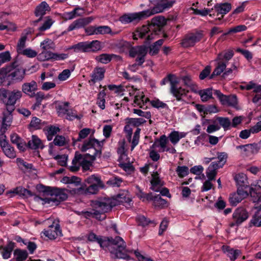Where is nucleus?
I'll return each instance as SVG.
<instances>
[{"instance_id": "obj_1", "label": "nucleus", "mask_w": 261, "mask_h": 261, "mask_svg": "<svg viewBox=\"0 0 261 261\" xmlns=\"http://www.w3.org/2000/svg\"><path fill=\"white\" fill-rule=\"evenodd\" d=\"M103 144V141H99L91 137L85 140L80 147V149L83 152L88 151L89 152L84 155L76 152L72 165L70 166V170L76 171L81 167L83 171L89 170L96 158L100 156Z\"/></svg>"}, {"instance_id": "obj_2", "label": "nucleus", "mask_w": 261, "mask_h": 261, "mask_svg": "<svg viewBox=\"0 0 261 261\" xmlns=\"http://www.w3.org/2000/svg\"><path fill=\"white\" fill-rule=\"evenodd\" d=\"M174 3V0H157L155 6L152 9L138 12L125 13L119 17V20L123 24L137 23L152 15L162 12L170 8Z\"/></svg>"}, {"instance_id": "obj_3", "label": "nucleus", "mask_w": 261, "mask_h": 261, "mask_svg": "<svg viewBox=\"0 0 261 261\" xmlns=\"http://www.w3.org/2000/svg\"><path fill=\"white\" fill-rule=\"evenodd\" d=\"M98 243L101 248L110 251L113 257L124 259L130 258L125 250V243L120 237H116L114 239L100 237Z\"/></svg>"}, {"instance_id": "obj_4", "label": "nucleus", "mask_w": 261, "mask_h": 261, "mask_svg": "<svg viewBox=\"0 0 261 261\" xmlns=\"http://www.w3.org/2000/svg\"><path fill=\"white\" fill-rule=\"evenodd\" d=\"M166 24V20L161 16L153 18L151 22L147 25H143L138 28L133 33V39L137 40L138 38H145L149 41L153 39L160 31L162 27Z\"/></svg>"}, {"instance_id": "obj_5", "label": "nucleus", "mask_w": 261, "mask_h": 261, "mask_svg": "<svg viewBox=\"0 0 261 261\" xmlns=\"http://www.w3.org/2000/svg\"><path fill=\"white\" fill-rule=\"evenodd\" d=\"M43 191L49 195V197L40 198L42 204H50L55 203L57 199L62 201L66 200L68 197L69 190L66 189L43 187Z\"/></svg>"}, {"instance_id": "obj_6", "label": "nucleus", "mask_w": 261, "mask_h": 261, "mask_svg": "<svg viewBox=\"0 0 261 261\" xmlns=\"http://www.w3.org/2000/svg\"><path fill=\"white\" fill-rule=\"evenodd\" d=\"M233 56V51L231 50L227 51L224 54H219L215 60L217 62V65L210 78L212 79L215 76L220 75L226 69L228 61L232 58Z\"/></svg>"}, {"instance_id": "obj_7", "label": "nucleus", "mask_w": 261, "mask_h": 261, "mask_svg": "<svg viewBox=\"0 0 261 261\" xmlns=\"http://www.w3.org/2000/svg\"><path fill=\"white\" fill-rule=\"evenodd\" d=\"M115 205L116 203L114 200L110 198H105L92 202V206L96 211L98 216L102 213L108 212Z\"/></svg>"}, {"instance_id": "obj_8", "label": "nucleus", "mask_w": 261, "mask_h": 261, "mask_svg": "<svg viewBox=\"0 0 261 261\" xmlns=\"http://www.w3.org/2000/svg\"><path fill=\"white\" fill-rule=\"evenodd\" d=\"M3 96L5 98L3 99V102L6 108L9 109L10 111H14L15 105L17 100L21 98L22 93L21 91L17 90L11 92H7L5 90L3 93Z\"/></svg>"}, {"instance_id": "obj_9", "label": "nucleus", "mask_w": 261, "mask_h": 261, "mask_svg": "<svg viewBox=\"0 0 261 261\" xmlns=\"http://www.w3.org/2000/svg\"><path fill=\"white\" fill-rule=\"evenodd\" d=\"M248 212L243 207H238L232 214L233 221L230 224V227L239 226L246 221L249 218Z\"/></svg>"}, {"instance_id": "obj_10", "label": "nucleus", "mask_w": 261, "mask_h": 261, "mask_svg": "<svg viewBox=\"0 0 261 261\" xmlns=\"http://www.w3.org/2000/svg\"><path fill=\"white\" fill-rule=\"evenodd\" d=\"M133 125L129 123L127 121V124L124 126V131L126 134V137L129 142L131 143V151H133L135 147L138 144L140 138V134L141 129L137 128L135 132L133 139H132V135L133 133Z\"/></svg>"}, {"instance_id": "obj_11", "label": "nucleus", "mask_w": 261, "mask_h": 261, "mask_svg": "<svg viewBox=\"0 0 261 261\" xmlns=\"http://www.w3.org/2000/svg\"><path fill=\"white\" fill-rule=\"evenodd\" d=\"M147 51L148 49L145 46H137L130 49L129 56L133 58L137 57L136 62H138L139 65H142L145 61V57Z\"/></svg>"}, {"instance_id": "obj_12", "label": "nucleus", "mask_w": 261, "mask_h": 261, "mask_svg": "<svg viewBox=\"0 0 261 261\" xmlns=\"http://www.w3.org/2000/svg\"><path fill=\"white\" fill-rule=\"evenodd\" d=\"M134 94L135 95L133 103L134 107H139L143 109L148 108L150 105L149 99L142 92L136 91Z\"/></svg>"}, {"instance_id": "obj_13", "label": "nucleus", "mask_w": 261, "mask_h": 261, "mask_svg": "<svg viewBox=\"0 0 261 261\" xmlns=\"http://www.w3.org/2000/svg\"><path fill=\"white\" fill-rule=\"evenodd\" d=\"M250 194L253 202L260 203L257 208L261 210V180L251 185Z\"/></svg>"}, {"instance_id": "obj_14", "label": "nucleus", "mask_w": 261, "mask_h": 261, "mask_svg": "<svg viewBox=\"0 0 261 261\" xmlns=\"http://www.w3.org/2000/svg\"><path fill=\"white\" fill-rule=\"evenodd\" d=\"M0 146L4 154L9 158L14 159L16 156V152L6 141V136L4 134L0 136Z\"/></svg>"}, {"instance_id": "obj_15", "label": "nucleus", "mask_w": 261, "mask_h": 261, "mask_svg": "<svg viewBox=\"0 0 261 261\" xmlns=\"http://www.w3.org/2000/svg\"><path fill=\"white\" fill-rule=\"evenodd\" d=\"M203 37L201 32L190 33L186 36L182 42V45L185 47L193 46L199 42Z\"/></svg>"}, {"instance_id": "obj_16", "label": "nucleus", "mask_w": 261, "mask_h": 261, "mask_svg": "<svg viewBox=\"0 0 261 261\" xmlns=\"http://www.w3.org/2000/svg\"><path fill=\"white\" fill-rule=\"evenodd\" d=\"M14 111H10L9 109L6 108L3 112L2 124L1 127V132L4 134L8 127H9L13 120L12 112Z\"/></svg>"}, {"instance_id": "obj_17", "label": "nucleus", "mask_w": 261, "mask_h": 261, "mask_svg": "<svg viewBox=\"0 0 261 261\" xmlns=\"http://www.w3.org/2000/svg\"><path fill=\"white\" fill-rule=\"evenodd\" d=\"M94 20L92 17H88L76 19L73 21L68 27L67 32L79 29L89 24Z\"/></svg>"}, {"instance_id": "obj_18", "label": "nucleus", "mask_w": 261, "mask_h": 261, "mask_svg": "<svg viewBox=\"0 0 261 261\" xmlns=\"http://www.w3.org/2000/svg\"><path fill=\"white\" fill-rule=\"evenodd\" d=\"M236 149L239 151L241 155L246 156H250L258 152L257 145L252 144L237 146Z\"/></svg>"}, {"instance_id": "obj_19", "label": "nucleus", "mask_w": 261, "mask_h": 261, "mask_svg": "<svg viewBox=\"0 0 261 261\" xmlns=\"http://www.w3.org/2000/svg\"><path fill=\"white\" fill-rule=\"evenodd\" d=\"M106 69L103 67H96L91 74V80L89 83L95 84L103 80L105 76Z\"/></svg>"}, {"instance_id": "obj_20", "label": "nucleus", "mask_w": 261, "mask_h": 261, "mask_svg": "<svg viewBox=\"0 0 261 261\" xmlns=\"http://www.w3.org/2000/svg\"><path fill=\"white\" fill-rule=\"evenodd\" d=\"M43 233L45 237L49 239H55L61 234V231L60 230L59 225L56 224L50 225L49 228L45 230Z\"/></svg>"}, {"instance_id": "obj_21", "label": "nucleus", "mask_w": 261, "mask_h": 261, "mask_svg": "<svg viewBox=\"0 0 261 261\" xmlns=\"http://www.w3.org/2000/svg\"><path fill=\"white\" fill-rule=\"evenodd\" d=\"M214 8L216 12H217V16L219 14L221 15V17L218 18V20H221L224 15L228 13L231 10V5L228 3H220L215 5Z\"/></svg>"}, {"instance_id": "obj_22", "label": "nucleus", "mask_w": 261, "mask_h": 261, "mask_svg": "<svg viewBox=\"0 0 261 261\" xmlns=\"http://www.w3.org/2000/svg\"><path fill=\"white\" fill-rule=\"evenodd\" d=\"M37 90V84L36 82L32 81L30 83H25L22 86L23 92L31 97L35 96V91Z\"/></svg>"}, {"instance_id": "obj_23", "label": "nucleus", "mask_w": 261, "mask_h": 261, "mask_svg": "<svg viewBox=\"0 0 261 261\" xmlns=\"http://www.w3.org/2000/svg\"><path fill=\"white\" fill-rule=\"evenodd\" d=\"M164 182L160 178L157 172H153L152 174V179L151 180V190L155 192H159L161 188L163 186Z\"/></svg>"}, {"instance_id": "obj_24", "label": "nucleus", "mask_w": 261, "mask_h": 261, "mask_svg": "<svg viewBox=\"0 0 261 261\" xmlns=\"http://www.w3.org/2000/svg\"><path fill=\"white\" fill-rule=\"evenodd\" d=\"M168 139L165 135H162L159 139L156 140L154 143L152 145V148H160V152H165V150L168 147Z\"/></svg>"}, {"instance_id": "obj_25", "label": "nucleus", "mask_w": 261, "mask_h": 261, "mask_svg": "<svg viewBox=\"0 0 261 261\" xmlns=\"http://www.w3.org/2000/svg\"><path fill=\"white\" fill-rule=\"evenodd\" d=\"M50 10V7L45 1L41 2L38 5L35 9V14L37 17H40V18L36 22L40 21L42 16L46 14V12Z\"/></svg>"}, {"instance_id": "obj_26", "label": "nucleus", "mask_w": 261, "mask_h": 261, "mask_svg": "<svg viewBox=\"0 0 261 261\" xmlns=\"http://www.w3.org/2000/svg\"><path fill=\"white\" fill-rule=\"evenodd\" d=\"M222 250L231 261L236 260L241 253L240 250L231 248L228 246H222Z\"/></svg>"}, {"instance_id": "obj_27", "label": "nucleus", "mask_w": 261, "mask_h": 261, "mask_svg": "<svg viewBox=\"0 0 261 261\" xmlns=\"http://www.w3.org/2000/svg\"><path fill=\"white\" fill-rule=\"evenodd\" d=\"M186 135L187 133L185 132L173 130L169 134L167 138L169 139L171 143L173 145H175L178 143L181 139L185 138Z\"/></svg>"}, {"instance_id": "obj_28", "label": "nucleus", "mask_w": 261, "mask_h": 261, "mask_svg": "<svg viewBox=\"0 0 261 261\" xmlns=\"http://www.w3.org/2000/svg\"><path fill=\"white\" fill-rule=\"evenodd\" d=\"M28 146L32 149L44 148L43 142L36 135L32 136L31 140L28 142Z\"/></svg>"}, {"instance_id": "obj_29", "label": "nucleus", "mask_w": 261, "mask_h": 261, "mask_svg": "<svg viewBox=\"0 0 261 261\" xmlns=\"http://www.w3.org/2000/svg\"><path fill=\"white\" fill-rule=\"evenodd\" d=\"M220 167L217 166L215 162H212L206 171V175L207 178L213 180H215L217 173V170Z\"/></svg>"}, {"instance_id": "obj_30", "label": "nucleus", "mask_w": 261, "mask_h": 261, "mask_svg": "<svg viewBox=\"0 0 261 261\" xmlns=\"http://www.w3.org/2000/svg\"><path fill=\"white\" fill-rule=\"evenodd\" d=\"M234 179L239 187L245 188L248 187V178L245 174L238 173L236 175Z\"/></svg>"}, {"instance_id": "obj_31", "label": "nucleus", "mask_w": 261, "mask_h": 261, "mask_svg": "<svg viewBox=\"0 0 261 261\" xmlns=\"http://www.w3.org/2000/svg\"><path fill=\"white\" fill-rule=\"evenodd\" d=\"M170 92L176 97L177 100L179 101L181 100L182 98L186 96L188 91L181 87H179L178 85L176 87L174 88V90H173V89L171 90Z\"/></svg>"}, {"instance_id": "obj_32", "label": "nucleus", "mask_w": 261, "mask_h": 261, "mask_svg": "<svg viewBox=\"0 0 261 261\" xmlns=\"http://www.w3.org/2000/svg\"><path fill=\"white\" fill-rule=\"evenodd\" d=\"M214 94L217 96L219 98L222 105H231L230 102V99L232 98L233 100L236 101V97L233 96L231 97L223 94L219 90H215L214 91Z\"/></svg>"}, {"instance_id": "obj_33", "label": "nucleus", "mask_w": 261, "mask_h": 261, "mask_svg": "<svg viewBox=\"0 0 261 261\" xmlns=\"http://www.w3.org/2000/svg\"><path fill=\"white\" fill-rule=\"evenodd\" d=\"M150 201H153V204L155 207L163 208L167 204V201L162 198L160 195L152 194Z\"/></svg>"}, {"instance_id": "obj_34", "label": "nucleus", "mask_w": 261, "mask_h": 261, "mask_svg": "<svg viewBox=\"0 0 261 261\" xmlns=\"http://www.w3.org/2000/svg\"><path fill=\"white\" fill-rule=\"evenodd\" d=\"M216 121L219 123L220 127H222L224 130H227L231 128V122L227 117H217Z\"/></svg>"}, {"instance_id": "obj_35", "label": "nucleus", "mask_w": 261, "mask_h": 261, "mask_svg": "<svg viewBox=\"0 0 261 261\" xmlns=\"http://www.w3.org/2000/svg\"><path fill=\"white\" fill-rule=\"evenodd\" d=\"M213 93L212 88L200 90L198 92V94L200 95L201 99L203 102H206L212 98Z\"/></svg>"}, {"instance_id": "obj_36", "label": "nucleus", "mask_w": 261, "mask_h": 261, "mask_svg": "<svg viewBox=\"0 0 261 261\" xmlns=\"http://www.w3.org/2000/svg\"><path fill=\"white\" fill-rule=\"evenodd\" d=\"M25 74V71L22 69H16L8 75L13 80L21 81Z\"/></svg>"}, {"instance_id": "obj_37", "label": "nucleus", "mask_w": 261, "mask_h": 261, "mask_svg": "<svg viewBox=\"0 0 261 261\" xmlns=\"http://www.w3.org/2000/svg\"><path fill=\"white\" fill-rule=\"evenodd\" d=\"M60 130L58 127L55 126H49L46 127L44 131L46 136L47 139L48 141H50L53 139V137Z\"/></svg>"}, {"instance_id": "obj_38", "label": "nucleus", "mask_w": 261, "mask_h": 261, "mask_svg": "<svg viewBox=\"0 0 261 261\" xmlns=\"http://www.w3.org/2000/svg\"><path fill=\"white\" fill-rule=\"evenodd\" d=\"M91 132L93 134L94 130L89 128H84L81 130L79 133L77 139L76 140L72 139L73 145H75L77 142L81 141L82 139H85Z\"/></svg>"}, {"instance_id": "obj_39", "label": "nucleus", "mask_w": 261, "mask_h": 261, "mask_svg": "<svg viewBox=\"0 0 261 261\" xmlns=\"http://www.w3.org/2000/svg\"><path fill=\"white\" fill-rule=\"evenodd\" d=\"M1 254L4 259H8L10 257L12 251L13 249V244L9 243L6 246L1 248Z\"/></svg>"}, {"instance_id": "obj_40", "label": "nucleus", "mask_w": 261, "mask_h": 261, "mask_svg": "<svg viewBox=\"0 0 261 261\" xmlns=\"http://www.w3.org/2000/svg\"><path fill=\"white\" fill-rule=\"evenodd\" d=\"M106 96V93L104 90L100 91L97 95L96 103L101 110L105 108Z\"/></svg>"}, {"instance_id": "obj_41", "label": "nucleus", "mask_w": 261, "mask_h": 261, "mask_svg": "<svg viewBox=\"0 0 261 261\" xmlns=\"http://www.w3.org/2000/svg\"><path fill=\"white\" fill-rule=\"evenodd\" d=\"M69 49H73L75 51L88 52V42H82L71 46Z\"/></svg>"}, {"instance_id": "obj_42", "label": "nucleus", "mask_w": 261, "mask_h": 261, "mask_svg": "<svg viewBox=\"0 0 261 261\" xmlns=\"http://www.w3.org/2000/svg\"><path fill=\"white\" fill-rule=\"evenodd\" d=\"M250 226H261V213L257 211L252 216L250 222Z\"/></svg>"}, {"instance_id": "obj_43", "label": "nucleus", "mask_w": 261, "mask_h": 261, "mask_svg": "<svg viewBox=\"0 0 261 261\" xmlns=\"http://www.w3.org/2000/svg\"><path fill=\"white\" fill-rule=\"evenodd\" d=\"M68 109L69 108L68 103L62 102L58 106L57 110L59 116H64L65 115L66 116Z\"/></svg>"}, {"instance_id": "obj_44", "label": "nucleus", "mask_w": 261, "mask_h": 261, "mask_svg": "<svg viewBox=\"0 0 261 261\" xmlns=\"http://www.w3.org/2000/svg\"><path fill=\"white\" fill-rule=\"evenodd\" d=\"M136 219L139 224L143 226H147L149 224H152L153 226H154L156 224V223L153 221H150L148 220L147 218L143 215L138 216Z\"/></svg>"}, {"instance_id": "obj_45", "label": "nucleus", "mask_w": 261, "mask_h": 261, "mask_svg": "<svg viewBox=\"0 0 261 261\" xmlns=\"http://www.w3.org/2000/svg\"><path fill=\"white\" fill-rule=\"evenodd\" d=\"M14 254L17 261H23L28 257V253L25 250L17 249Z\"/></svg>"}, {"instance_id": "obj_46", "label": "nucleus", "mask_w": 261, "mask_h": 261, "mask_svg": "<svg viewBox=\"0 0 261 261\" xmlns=\"http://www.w3.org/2000/svg\"><path fill=\"white\" fill-rule=\"evenodd\" d=\"M168 78L170 84V90L172 89L174 90V88L176 87L179 84V79L175 75L172 74H169Z\"/></svg>"}, {"instance_id": "obj_47", "label": "nucleus", "mask_w": 261, "mask_h": 261, "mask_svg": "<svg viewBox=\"0 0 261 261\" xmlns=\"http://www.w3.org/2000/svg\"><path fill=\"white\" fill-rule=\"evenodd\" d=\"M243 199L237 193H233L230 195L229 201L230 204L232 206H236Z\"/></svg>"}, {"instance_id": "obj_48", "label": "nucleus", "mask_w": 261, "mask_h": 261, "mask_svg": "<svg viewBox=\"0 0 261 261\" xmlns=\"http://www.w3.org/2000/svg\"><path fill=\"white\" fill-rule=\"evenodd\" d=\"M42 126L40 119L36 117L32 118L30 123V128L34 130L40 129Z\"/></svg>"}, {"instance_id": "obj_49", "label": "nucleus", "mask_w": 261, "mask_h": 261, "mask_svg": "<svg viewBox=\"0 0 261 261\" xmlns=\"http://www.w3.org/2000/svg\"><path fill=\"white\" fill-rule=\"evenodd\" d=\"M85 181L90 185L96 184L98 185H101V181L100 177L96 175H92L89 177H87L85 180Z\"/></svg>"}, {"instance_id": "obj_50", "label": "nucleus", "mask_w": 261, "mask_h": 261, "mask_svg": "<svg viewBox=\"0 0 261 261\" xmlns=\"http://www.w3.org/2000/svg\"><path fill=\"white\" fill-rule=\"evenodd\" d=\"M88 51H95L98 50L101 48L100 43L97 40L88 42Z\"/></svg>"}, {"instance_id": "obj_51", "label": "nucleus", "mask_w": 261, "mask_h": 261, "mask_svg": "<svg viewBox=\"0 0 261 261\" xmlns=\"http://www.w3.org/2000/svg\"><path fill=\"white\" fill-rule=\"evenodd\" d=\"M227 158V154L225 152H220L218 154V162H215L217 164V166L221 168L226 161Z\"/></svg>"}, {"instance_id": "obj_52", "label": "nucleus", "mask_w": 261, "mask_h": 261, "mask_svg": "<svg viewBox=\"0 0 261 261\" xmlns=\"http://www.w3.org/2000/svg\"><path fill=\"white\" fill-rule=\"evenodd\" d=\"M176 172L179 177H184L189 173V168L186 166H178Z\"/></svg>"}, {"instance_id": "obj_53", "label": "nucleus", "mask_w": 261, "mask_h": 261, "mask_svg": "<svg viewBox=\"0 0 261 261\" xmlns=\"http://www.w3.org/2000/svg\"><path fill=\"white\" fill-rule=\"evenodd\" d=\"M247 27L245 25H239L235 27L230 28L228 31L224 34V35H227L231 33H237L246 30Z\"/></svg>"}, {"instance_id": "obj_54", "label": "nucleus", "mask_w": 261, "mask_h": 261, "mask_svg": "<svg viewBox=\"0 0 261 261\" xmlns=\"http://www.w3.org/2000/svg\"><path fill=\"white\" fill-rule=\"evenodd\" d=\"M220 129V125H219V123L216 121V119L215 120H213L212 121V124H210L207 128H206V132L208 133H213L214 132H215L216 131L219 130Z\"/></svg>"}, {"instance_id": "obj_55", "label": "nucleus", "mask_w": 261, "mask_h": 261, "mask_svg": "<svg viewBox=\"0 0 261 261\" xmlns=\"http://www.w3.org/2000/svg\"><path fill=\"white\" fill-rule=\"evenodd\" d=\"M112 30L111 28L107 25L96 27V35H105L111 34Z\"/></svg>"}, {"instance_id": "obj_56", "label": "nucleus", "mask_w": 261, "mask_h": 261, "mask_svg": "<svg viewBox=\"0 0 261 261\" xmlns=\"http://www.w3.org/2000/svg\"><path fill=\"white\" fill-rule=\"evenodd\" d=\"M122 182V178L117 176L112 177L107 181L109 185L116 187H120Z\"/></svg>"}, {"instance_id": "obj_57", "label": "nucleus", "mask_w": 261, "mask_h": 261, "mask_svg": "<svg viewBox=\"0 0 261 261\" xmlns=\"http://www.w3.org/2000/svg\"><path fill=\"white\" fill-rule=\"evenodd\" d=\"M19 54L25 56L28 58H32L37 56V53L31 48H27L22 50Z\"/></svg>"}, {"instance_id": "obj_58", "label": "nucleus", "mask_w": 261, "mask_h": 261, "mask_svg": "<svg viewBox=\"0 0 261 261\" xmlns=\"http://www.w3.org/2000/svg\"><path fill=\"white\" fill-rule=\"evenodd\" d=\"M26 40V35L21 36L19 39L17 45V51L18 54H19L21 51H22V50L25 49L24 47L25 45Z\"/></svg>"}, {"instance_id": "obj_59", "label": "nucleus", "mask_w": 261, "mask_h": 261, "mask_svg": "<svg viewBox=\"0 0 261 261\" xmlns=\"http://www.w3.org/2000/svg\"><path fill=\"white\" fill-rule=\"evenodd\" d=\"M128 121L133 127L139 126L146 122V120L143 118H129Z\"/></svg>"}, {"instance_id": "obj_60", "label": "nucleus", "mask_w": 261, "mask_h": 261, "mask_svg": "<svg viewBox=\"0 0 261 261\" xmlns=\"http://www.w3.org/2000/svg\"><path fill=\"white\" fill-rule=\"evenodd\" d=\"M82 117V115H78L75 110L69 109L66 116V118L70 120L74 119H80Z\"/></svg>"}, {"instance_id": "obj_61", "label": "nucleus", "mask_w": 261, "mask_h": 261, "mask_svg": "<svg viewBox=\"0 0 261 261\" xmlns=\"http://www.w3.org/2000/svg\"><path fill=\"white\" fill-rule=\"evenodd\" d=\"M35 96L36 100V105L37 106H39L41 105L42 100L47 99L49 97L48 95H45L42 92H37L36 94H35Z\"/></svg>"}, {"instance_id": "obj_62", "label": "nucleus", "mask_w": 261, "mask_h": 261, "mask_svg": "<svg viewBox=\"0 0 261 261\" xmlns=\"http://www.w3.org/2000/svg\"><path fill=\"white\" fill-rule=\"evenodd\" d=\"M67 143V141L66 139L62 136L58 135L56 136L54 140V143L55 145L59 146H63L66 145Z\"/></svg>"}, {"instance_id": "obj_63", "label": "nucleus", "mask_w": 261, "mask_h": 261, "mask_svg": "<svg viewBox=\"0 0 261 261\" xmlns=\"http://www.w3.org/2000/svg\"><path fill=\"white\" fill-rule=\"evenodd\" d=\"M152 194V193L145 194L139 188L138 189V192L137 193V196L142 201H150Z\"/></svg>"}, {"instance_id": "obj_64", "label": "nucleus", "mask_w": 261, "mask_h": 261, "mask_svg": "<svg viewBox=\"0 0 261 261\" xmlns=\"http://www.w3.org/2000/svg\"><path fill=\"white\" fill-rule=\"evenodd\" d=\"M156 150V148H153L152 145L149 150V157L154 162L158 161L160 158V155Z\"/></svg>"}]
</instances>
